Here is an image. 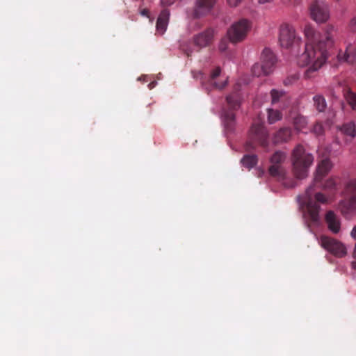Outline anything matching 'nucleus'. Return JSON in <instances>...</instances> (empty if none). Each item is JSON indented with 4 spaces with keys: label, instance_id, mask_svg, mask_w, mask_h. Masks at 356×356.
Returning <instances> with one entry per match:
<instances>
[{
    "label": "nucleus",
    "instance_id": "nucleus-1",
    "mask_svg": "<svg viewBox=\"0 0 356 356\" xmlns=\"http://www.w3.org/2000/svg\"><path fill=\"white\" fill-rule=\"evenodd\" d=\"M337 29L327 24L323 34L316 32L310 25L304 28L306 43L304 52L298 58V64L301 67L310 65L304 73V77L309 79L315 76L316 72L325 63L330 51L334 44Z\"/></svg>",
    "mask_w": 356,
    "mask_h": 356
},
{
    "label": "nucleus",
    "instance_id": "nucleus-9",
    "mask_svg": "<svg viewBox=\"0 0 356 356\" xmlns=\"http://www.w3.org/2000/svg\"><path fill=\"white\" fill-rule=\"evenodd\" d=\"M291 163L296 177L303 179L307 176L309 168L313 163V159L312 157H293Z\"/></svg>",
    "mask_w": 356,
    "mask_h": 356
},
{
    "label": "nucleus",
    "instance_id": "nucleus-2",
    "mask_svg": "<svg viewBox=\"0 0 356 356\" xmlns=\"http://www.w3.org/2000/svg\"><path fill=\"white\" fill-rule=\"evenodd\" d=\"M332 167L333 164L329 157L322 159L317 165L313 184L306 189L302 196H299L300 204L306 207L305 218L309 227L320 223L319 203L326 204L328 200L325 195L316 191V187Z\"/></svg>",
    "mask_w": 356,
    "mask_h": 356
},
{
    "label": "nucleus",
    "instance_id": "nucleus-10",
    "mask_svg": "<svg viewBox=\"0 0 356 356\" xmlns=\"http://www.w3.org/2000/svg\"><path fill=\"white\" fill-rule=\"evenodd\" d=\"M217 0H196L192 16L200 18L209 15L214 8Z\"/></svg>",
    "mask_w": 356,
    "mask_h": 356
},
{
    "label": "nucleus",
    "instance_id": "nucleus-11",
    "mask_svg": "<svg viewBox=\"0 0 356 356\" xmlns=\"http://www.w3.org/2000/svg\"><path fill=\"white\" fill-rule=\"evenodd\" d=\"M220 68L217 67L211 72V74L207 81H202V85L208 92L213 89L222 90L227 86V79L222 81H217V79L220 75Z\"/></svg>",
    "mask_w": 356,
    "mask_h": 356
},
{
    "label": "nucleus",
    "instance_id": "nucleus-34",
    "mask_svg": "<svg viewBox=\"0 0 356 356\" xmlns=\"http://www.w3.org/2000/svg\"><path fill=\"white\" fill-rule=\"evenodd\" d=\"M243 1V0H227V4L230 6V7H236L238 6L241 2Z\"/></svg>",
    "mask_w": 356,
    "mask_h": 356
},
{
    "label": "nucleus",
    "instance_id": "nucleus-7",
    "mask_svg": "<svg viewBox=\"0 0 356 356\" xmlns=\"http://www.w3.org/2000/svg\"><path fill=\"white\" fill-rule=\"evenodd\" d=\"M280 43L282 47H299L301 38L296 35L295 29L288 24H282L280 29Z\"/></svg>",
    "mask_w": 356,
    "mask_h": 356
},
{
    "label": "nucleus",
    "instance_id": "nucleus-6",
    "mask_svg": "<svg viewBox=\"0 0 356 356\" xmlns=\"http://www.w3.org/2000/svg\"><path fill=\"white\" fill-rule=\"evenodd\" d=\"M251 22L246 19H241L234 23L227 31L229 40L232 43H238L243 41L250 30Z\"/></svg>",
    "mask_w": 356,
    "mask_h": 356
},
{
    "label": "nucleus",
    "instance_id": "nucleus-40",
    "mask_svg": "<svg viewBox=\"0 0 356 356\" xmlns=\"http://www.w3.org/2000/svg\"><path fill=\"white\" fill-rule=\"evenodd\" d=\"M353 267L354 269L356 270V261L353 262Z\"/></svg>",
    "mask_w": 356,
    "mask_h": 356
},
{
    "label": "nucleus",
    "instance_id": "nucleus-21",
    "mask_svg": "<svg viewBox=\"0 0 356 356\" xmlns=\"http://www.w3.org/2000/svg\"><path fill=\"white\" fill-rule=\"evenodd\" d=\"M282 117V114L280 111L272 108L268 109V120L270 124H273L281 120Z\"/></svg>",
    "mask_w": 356,
    "mask_h": 356
},
{
    "label": "nucleus",
    "instance_id": "nucleus-17",
    "mask_svg": "<svg viewBox=\"0 0 356 356\" xmlns=\"http://www.w3.org/2000/svg\"><path fill=\"white\" fill-rule=\"evenodd\" d=\"M340 131L345 136L348 137L350 140L356 136V126L353 122L344 123L341 127Z\"/></svg>",
    "mask_w": 356,
    "mask_h": 356
},
{
    "label": "nucleus",
    "instance_id": "nucleus-37",
    "mask_svg": "<svg viewBox=\"0 0 356 356\" xmlns=\"http://www.w3.org/2000/svg\"><path fill=\"white\" fill-rule=\"evenodd\" d=\"M350 235L353 238L356 239V225L352 229Z\"/></svg>",
    "mask_w": 356,
    "mask_h": 356
},
{
    "label": "nucleus",
    "instance_id": "nucleus-26",
    "mask_svg": "<svg viewBox=\"0 0 356 356\" xmlns=\"http://www.w3.org/2000/svg\"><path fill=\"white\" fill-rule=\"evenodd\" d=\"M291 156H312V154H305V148L302 144L297 145L293 150Z\"/></svg>",
    "mask_w": 356,
    "mask_h": 356
},
{
    "label": "nucleus",
    "instance_id": "nucleus-31",
    "mask_svg": "<svg viewBox=\"0 0 356 356\" xmlns=\"http://www.w3.org/2000/svg\"><path fill=\"white\" fill-rule=\"evenodd\" d=\"M337 185L336 181L334 178L328 179L323 185V188L325 189H333Z\"/></svg>",
    "mask_w": 356,
    "mask_h": 356
},
{
    "label": "nucleus",
    "instance_id": "nucleus-4",
    "mask_svg": "<svg viewBox=\"0 0 356 356\" xmlns=\"http://www.w3.org/2000/svg\"><path fill=\"white\" fill-rule=\"evenodd\" d=\"M240 86L236 84L234 91L226 97L228 108L222 115V122L227 132L232 133L235 129L236 120L234 111L239 108L242 96L239 91Z\"/></svg>",
    "mask_w": 356,
    "mask_h": 356
},
{
    "label": "nucleus",
    "instance_id": "nucleus-5",
    "mask_svg": "<svg viewBox=\"0 0 356 356\" xmlns=\"http://www.w3.org/2000/svg\"><path fill=\"white\" fill-rule=\"evenodd\" d=\"M338 210L345 218L356 214V179L346 183L342 192V199L338 204Z\"/></svg>",
    "mask_w": 356,
    "mask_h": 356
},
{
    "label": "nucleus",
    "instance_id": "nucleus-35",
    "mask_svg": "<svg viewBox=\"0 0 356 356\" xmlns=\"http://www.w3.org/2000/svg\"><path fill=\"white\" fill-rule=\"evenodd\" d=\"M177 0H161V5L163 7H168L172 5Z\"/></svg>",
    "mask_w": 356,
    "mask_h": 356
},
{
    "label": "nucleus",
    "instance_id": "nucleus-38",
    "mask_svg": "<svg viewBox=\"0 0 356 356\" xmlns=\"http://www.w3.org/2000/svg\"><path fill=\"white\" fill-rule=\"evenodd\" d=\"M271 0H259V3H268V2H270Z\"/></svg>",
    "mask_w": 356,
    "mask_h": 356
},
{
    "label": "nucleus",
    "instance_id": "nucleus-30",
    "mask_svg": "<svg viewBox=\"0 0 356 356\" xmlns=\"http://www.w3.org/2000/svg\"><path fill=\"white\" fill-rule=\"evenodd\" d=\"M168 23H166L165 22H161L160 20L156 21V30L158 32H159L161 34H163V33L165 31Z\"/></svg>",
    "mask_w": 356,
    "mask_h": 356
},
{
    "label": "nucleus",
    "instance_id": "nucleus-42",
    "mask_svg": "<svg viewBox=\"0 0 356 356\" xmlns=\"http://www.w3.org/2000/svg\"><path fill=\"white\" fill-rule=\"evenodd\" d=\"M153 84H154L153 83H150L149 84V88H150V89H151V88H152V87H153Z\"/></svg>",
    "mask_w": 356,
    "mask_h": 356
},
{
    "label": "nucleus",
    "instance_id": "nucleus-32",
    "mask_svg": "<svg viewBox=\"0 0 356 356\" xmlns=\"http://www.w3.org/2000/svg\"><path fill=\"white\" fill-rule=\"evenodd\" d=\"M227 39L223 38L221 40L220 44H219V49L220 51H225L227 49Z\"/></svg>",
    "mask_w": 356,
    "mask_h": 356
},
{
    "label": "nucleus",
    "instance_id": "nucleus-23",
    "mask_svg": "<svg viewBox=\"0 0 356 356\" xmlns=\"http://www.w3.org/2000/svg\"><path fill=\"white\" fill-rule=\"evenodd\" d=\"M252 74L256 76L268 75L270 74V72L266 70L261 63H255L252 67Z\"/></svg>",
    "mask_w": 356,
    "mask_h": 356
},
{
    "label": "nucleus",
    "instance_id": "nucleus-8",
    "mask_svg": "<svg viewBox=\"0 0 356 356\" xmlns=\"http://www.w3.org/2000/svg\"><path fill=\"white\" fill-rule=\"evenodd\" d=\"M320 242L324 249L337 257H343L347 254L345 245L335 238L322 236H321Z\"/></svg>",
    "mask_w": 356,
    "mask_h": 356
},
{
    "label": "nucleus",
    "instance_id": "nucleus-25",
    "mask_svg": "<svg viewBox=\"0 0 356 356\" xmlns=\"http://www.w3.org/2000/svg\"><path fill=\"white\" fill-rule=\"evenodd\" d=\"M285 95V92L282 90H277L273 89L270 91V95L272 97V104H275L280 102V99L282 98Z\"/></svg>",
    "mask_w": 356,
    "mask_h": 356
},
{
    "label": "nucleus",
    "instance_id": "nucleus-43",
    "mask_svg": "<svg viewBox=\"0 0 356 356\" xmlns=\"http://www.w3.org/2000/svg\"><path fill=\"white\" fill-rule=\"evenodd\" d=\"M285 3H289L291 2L292 0H282Z\"/></svg>",
    "mask_w": 356,
    "mask_h": 356
},
{
    "label": "nucleus",
    "instance_id": "nucleus-28",
    "mask_svg": "<svg viewBox=\"0 0 356 356\" xmlns=\"http://www.w3.org/2000/svg\"><path fill=\"white\" fill-rule=\"evenodd\" d=\"M299 79V76L297 74H293L287 76L283 81L284 86H288L293 84Z\"/></svg>",
    "mask_w": 356,
    "mask_h": 356
},
{
    "label": "nucleus",
    "instance_id": "nucleus-29",
    "mask_svg": "<svg viewBox=\"0 0 356 356\" xmlns=\"http://www.w3.org/2000/svg\"><path fill=\"white\" fill-rule=\"evenodd\" d=\"M169 17H170L169 10H168L167 8H164L161 10L157 19L160 20L161 22H165L166 23H168Z\"/></svg>",
    "mask_w": 356,
    "mask_h": 356
},
{
    "label": "nucleus",
    "instance_id": "nucleus-22",
    "mask_svg": "<svg viewBox=\"0 0 356 356\" xmlns=\"http://www.w3.org/2000/svg\"><path fill=\"white\" fill-rule=\"evenodd\" d=\"M344 97L352 109L356 110V93L350 90H346L344 92Z\"/></svg>",
    "mask_w": 356,
    "mask_h": 356
},
{
    "label": "nucleus",
    "instance_id": "nucleus-44",
    "mask_svg": "<svg viewBox=\"0 0 356 356\" xmlns=\"http://www.w3.org/2000/svg\"><path fill=\"white\" fill-rule=\"evenodd\" d=\"M198 74L202 76L201 72H198Z\"/></svg>",
    "mask_w": 356,
    "mask_h": 356
},
{
    "label": "nucleus",
    "instance_id": "nucleus-15",
    "mask_svg": "<svg viewBox=\"0 0 356 356\" xmlns=\"http://www.w3.org/2000/svg\"><path fill=\"white\" fill-rule=\"evenodd\" d=\"M276 62L277 59L273 52L270 49H264L261 55V63L264 66V69L271 73L275 67Z\"/></svg>",
    "mask_w": 356,
    "mask_h": 356
},
{
    "label": "nucleus",
    "instance_id": "nucleus-41",
    "mask_svg": "<svg viewBox=\"0 0 356 356\" xmlns=\"http://www.w3.org/2000/svg\"><path fill=\"white\" fill-rule=\"evenodd\" d=\"M330 153H331V150L329 149V147H327L326 154H330Z\"/></svg>",
    "mask_w": 356,
    "mask_h": 356
},
{
    "label": "nucleus",
    "instance_id": "nucleus-36",
    "mask_svg": "<svg viewBox=\"0 0 356 356\" xmlns=\"http://www.w3.org/2000/svg\"><path fill=\"white\" fill-rule=\"evenodd\" d=\"M140 13L143 16H145V17H149V11L147 8L142 9L140 11Z\"/></svg>",
    "mask_w": 356,
    "mask_h": 356
},
{
    "label": "nucleus",
    "instance_id": "nucleus-12",
    "mask_svg": "<svg viewBox=\"0 0 356 356\" xmlns=\"http://www.w3.org/2000/svg\"><path fill=\"white\" fill-rule=\"evenodd\" d=\"M283 157H270V166L268 171L271 176L279 179H284L286 177V170L282 166Z\"/></svg>",
    "mask_w": 356,
    "mask_h": 356
},
{
    "label": "nucleus",
    "instance_id": "nucleus-20",
    "mask_svg": "<svg viewBox=\"0 0 356 356\" xmlns=\"http://www.w3.org/2000/svg\"><path fill=\"white\" fill-rule=\"evenodd\" d=\"M293 123L295 129L300 131L307 126V120L305 116L298 115L293 118Z\"/></svg>",
    "mask_w": 356,
    "mask_h": 356
},
{
    "label": "nucleus",
    "instance_id": "nucleus-16",
    "mask_svg": "<svg viewBox=\"0 0 356 356\" xmlns=\"http://www.w3.org/2000/svg\"><path fill=\"white\" fill-rule=\"evenodd\" d=\"M292 136V130L290 127L280 128L273 136L274 143H282L288 142Z\"/></svg>",
    "mask_w": 356,
    "mask_h": 356
},
{
    "label": "nucleus",
    "instance_id": "nucleus-39",
    "mask_svg": "<svg viewBox=\"0 0 356 356\" xmlns=\"http://www.w3.org/2000/svg\"><path fill=\"white\" fill-rule=\"evenodd\" d=\"M272 156H282V155L280 153H279L278 152H276Z\"/></svg>",
    "mask_w": 356,
    "mask_h": 356
},
{
    "label": "nucleus",
    "instance_id": "nucleus-13",
    "mask_svg": "<svg viewBox=\"0 0 356 356\" xmlns=\"http://www.w3.org/2000/svg\"><path fill=\"white\" fill-rule=\"evenodd\" d=\"M214 36L213 29L209 28L193 37L194 44L199 47H206L212 42Z\"/></svg>",
    "mask_w": 356,
    "mask_h": 356
},
{
    "label": "nucleus",
    "instance_id": "nucleus-27",
    "mask_svg": "<svg viewBox=\"0 0 356 356\" xmlns=\"http://www.w3.org/2000/svg\"><path fill=\"white\" fill-rule=\"evenodd\" d=\"M312 132L316 136L323 135L324 133V127L322 123L319 122H316L313 126Z\"/></svg>",
    "mask_w": 356,
    "mask_h": 356
},
{
    "label": "nucleus",
    "instance_id": "nucleus-18",
    "mask_svg": "<svg viewBox=\"0 0 356 356\" xmlns=\"http://www.w3.org/2000/svg\"><path fill=\"white\" fill-rule=\"evenodd\" d=\"M339 61H346L352 65H356V50L352 51L348 49L343 54L339 53L337 55Z\"/></svg>",
    "mask_w": 356,
    "mask_h": 356
},
{
    "label": "nucleus",
    "instance_id": "nucleus-3",
    "mask_svg": "<svg viewBox=\"0 0 356 356\" xmlns=\"http://www.w3.org/2000/svg\"><path fill=\"white\" fill-rule=\"evenodd\" d=\"M269 144L268 133L262 123H253L249 134L248 140L243 145V149L245 154L243 156H256L254 152L257 148L266 149Z\"/></svg>",
    "mask_w": 356,
    "mask_h": 356
},
{
    "label": "nucleus",
    "instance_id": "nucleus-33",
    "mask_svg": "<svg viewBox=\"0 0 356 356\" xmlns=\"http://www.w3.org/2000/svg\"><path fill=\"white\" fill-rule=\"evenodd\" d=\"M349 29L352 32H356V17L350 19L349 23Z\"/></svg>",
    "mask_w": 356,
    "mask_h": 356
},
{
    "label": "nucleus",
    "instance_id": "nucleus-14",
    "mask_svg": "<svg viewBox=\"0 0 356 356\" xmlns=\"http://www.w3.org/2000/svg\"><path fill=\"white\" fill-rule=\"evenodd\" d=\"M325 221L328 229L333 234H338L341 230L339 217L333 211H328L325 216Z\"/></svg>",
    "mask_w": 356,
    "mask_h": 356
},
{
    "label": "nucleus",
    "instance_id": "nucleus-24",
    "mask_svg": "<svg viewBox=\"0 0 356 356\" xmlns=\"http://www.w3.org/2000/svg\"><path fill=\"white\" fill-rule=\"evenodd\" d=\"M243 166L250 170L257 163V157H243L241 160Z\"/></svg>",
    "mask_w": 356,
    "mask_h": 356
},
{
    "label": "nucleus",
    "instance_id": "nucleus-19",
    "mask_svg": "<svg viewBox=\"0 0 356 356\" xmlns=\"http://www.w3.org/2000/svg\"><path fill=\"white\" fill-rule=\"evenodd\" d=\"M314 105L318 112L325 111L327 104L323 96L317 95L313 97Z\"/></svg>",
    "mask_w": 356,
    "mask_h": 356
}]
</instances>
